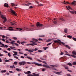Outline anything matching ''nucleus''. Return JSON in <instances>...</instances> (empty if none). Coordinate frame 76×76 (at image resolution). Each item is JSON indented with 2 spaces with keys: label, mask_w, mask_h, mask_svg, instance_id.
I'll use <instances>...</instances> for the list:
<instances>
[{
  "label": "nucleus",
  "mask_w": 76,
  "mask_h": 76,
  "mask_svg": "<svg viewBox=\"0 0 76 76\" xmlns=\"http://www.w3.org/2000/svg\"><path fill=\"white\" fill-rule=\"evenodd\" d=\"M31 64H34L35 65H37V66H43L44 67H46L47 69H50V67L49 66L47 65L44 64L43 65L42 64H38L37 62H34V63H31Z\"/></svg>",
  "instance_id": "1"
},
{
  "label": "nucleus",
  "mask_w": 76,
  "mask_h": 76,
  "mask_svg": "<svg viewBox=\"0 0 76 76\" xmlns=\"http://www.w3.org/2000/svg\"><path fill=\"white\" fill-rule=\"evenodd\" d=\"M22 30H24V31H34V29L33 28H26L25 27H24L23 28Z\"/></svg>",
  "instance_id": "2"
},
{
  "label": "nucleus",
  "mask_w": 76,
  "mask_h": 76,
  "mask_svg": "<svg viewBox=\"0 0 76 76\" xmlns=\"http://www.w3.org/2000/svg\"><path fill=\"white\" fill-rule=\"evenodd\" d=\"M75 3H76V1H74L71 4L69 3V2L67 1L66 2V4H67H67H70V5L72 4L74 5H76V4Z\"/></svg>",
  "instance_id": "3"
},
{
  "label": "nucleus",
  "mask_w": 76,
  "mask_h": 76,
  "mask_svg": "<svg viewBox=\"0 0 76 76\" xmlns=\"http://www.w3.org/2000/svg\"><path fill=\"white\" fill-rule=\"evenodd\" d=\"M26 64V62L25 61H23L22 62H20L19 63V65H25V64Z\"/></svg>",
  "instance_id": "4"
},
{
  "label": "nucleus",
  "mask_w": 76,
  "mask_h": 76,
  "mask_svg": "<svg viewBox=\"0 0 76 76\" xmlns=\"http://www.w3.org/2000/svg\"><path fill=\"white\" fill-rule=\"evenodd\" d=\"M42 24L40 23L39 22H37L36 23V26L37 27H38V26H39V27H42Z\"/></svg>",
  "instance_id": "5"
},
{
  "label": "nucleus",
  "mask_w": 76,
  "mask_h": 76,
  "mask_svg": "<svg viewBox=\"0 0 76 76\" xmlns=\"http://www.w3.org/2000/svg\"><path fill=\"white\" fill-rule=\"evenodd\" d=\"M32 39L33 41H35L34 42L33 41H30V42H34V43H35L38 41L37 39L34 38H33Z\"/></svg>",
  "instance_id": "6"
},
{
  "label": "nucleus",
  "mask_w": 76,
  "mask_h": 76,
  "mask_svg": "<svg viewBox=\"0 0 76 76\" xmlns=\"http://www.w3.org/2000/svg\"><path fill=\"white\" fill-rule=\"evenodd\" d=\"M1 18L3 19H4V20L3 21V23H5L6 21L7 20V19H6V18L5 17H3V16H1Z\"/></svg>",
  "instance_id": "7"
},
{
  "label": "nucleus",
  "mask_w": 76,
  "mask_h": 76,
  "mask_svg": "<svg viewBox=\"0 0 76 76\" xmlns=\"http://www.w3.org/2000/svg\"><path fill=\"white\" fill-rule=\"evenodd\" d=\"M10 10L11 12V13H12L13 15H15V16H16V14L15 13V11H14L12 10L11 9H10Z\"/></svg>",
  "instance_id": "8"
},
{
  "label": "nucleus",
  "mask_w": 76,
  "mask_h": 76,
  "mask_svg": "<svg viewBox=\"0 0 76 76\" xmlns=\"http://www.w3.org/2000/svg\"><path fill=\"white\" fill-rule=\"evenodd\" d=\"M63 67H64L65 69H69V67H67L66 65H63Z\"/></svg>",
  "instance_id": "9"
},
{
  "label": "nucleus",
  "mask_w": 76,
  "mask_h": 76,
  "mask_svg": "<svg viewBox=\"0 0 76 76\" xmlns=\"http://www.w3.org/2000/svg\"><path fill=\"white\" fill-rule=\"evenodd\" d=\"M11 5L12 6H17L18 5L16 4H15L13 3H12L11 4Z\"/></svg>",
  "instance_id": "10"
},
{
  "label": "nucleus",
  "mask_w": 76,
  "mask_h": 76,
  "mask_svg": "<svg viewBox=\"0 0 76 76\" xmlns=\"http://www.w3.org/2000/svg\"><path fill=\"white\" fill-rule=\"evenodd\" d=\"M16 29H17V31H22V29L20 28H16Z\"/></svg>",
  "instance_id": "11"
},
{
  "label": "nucleus",
  "mask_w": 76,
  "mask_h": 76,
  "mask_svg": "<svg viewBox=\"0 0 76 76\" xmlns=\"http://www.w3.org/2000/svg\"><path fill=\"white\" fill-rule=\"evenodd\" d=\"M4 7H9V4H8L5 3L4 5Z\"/></svg>",
  "instance_id": "12"
},
{
  "label": "nucleus",
  "mask_w": 76,
  "mask_h": 76,
  "mask_svg": "<svg viewBox=\"0 0 76 76\" xmlns=\"http://www.w3.org/2000/svg\"><path fill=\"white\" fill-rule=\"evenodd\" d=\"M62 73V72L60 71V72H56V74H57V75H61L60 73Z\"/></svg>",
  "instance_id": "13"
},
{
  "label": "nucleus",
  "mask_w": 76,
  "mask_h": 76,
  "mask_svg": "<svg viewBox=\"0 0 76 76\" xmlns=\"http://www.w3.org/2000/svg\"><path fill=\"white\" fill-rule=\"evenodd\" d=\"M50 66L51 67H57V65H50Z\"/></svg>",
  "instance_id": "14"
},
{
  "label": "nucleus",
  "mask_w": 76,
  "mask_h": 76,
  "mask_svg": "<svg viewBox=\"0 0 76 76\" xmlns=\"http://www.w3.org/2000/svg\"><path fill=\"white\" fill-rule=\"evenodd\" d=\"M31 3H28L27 4H25L24 6H29V5H31Z\"/></svg>",
  "instance_id": "15"
},
{
  "label": "nucleus",
  "mask_w": 76,
  "mask_h": 76,
  "mask_svg": "<svg viewBox=\"0 0 76 76\" xmlns=\"http://www.w3.org/2000/svg\"><path fill=\"white\" fill-rule=\"evenodd\" d=\"M65 46L67 48H68L69 49H70V47L68 45H65Z\"/></svg>",
  "instance_id": "16"
},
{
  "label": "nucleus",
  "mask_w": 76,
  "mask_h": 76,
  "mask_svg": "<svg viewBox=\"0 0 76 76\" xmlns=\"http://www.w3.org/2000/svg\"><path fill=\"white\" fill-rule=\"evenodd\" d=\"M59 42H61V44H62L63 45H64L65 46V45H65V43H64L62 42H61V40H59Z\"/></svg>",
  "instance_id": "17"
},
{
  "label": "nucleus",
  "mask_w": 76,
  "mask_h": 76,
  "mask_svg": "<svg viewBox=\"0 0 76 76\" xmlns=\"http://www.w3.org/2000/svg\"><path fill=\"white\" fill-rule=\"evenodd\" d=\"M72 54L73 55H75L76 56V52L75 51H72Z\"/></svg>",
  "instance_id": "18"
},
{
  "label": "nucleus",
  "mask_w": 76,
  "mask_h": 76,
  "mask_svg": "<svg viewBox=\"0 0 76 76\" xmlns=\"http://www.w3.org/2000/svg\"><path fill=\"white\" fill-rule=\"evenodd\" d=\"M67 37L68 38H69L70 39H71L72 38V36L70 35H68L67 36Z\"/></svg>",
  "instance_id": "19"
},
{
  "label": "nucleus",
  "mask_w": 76,
  "mask_h": 76,
  "mask_svg": "<svg viewBox=\"0 0 76 76\" xmlns=\"http://www.w3.org/2000/svg\"><path fill=\"white\" fill-rule=\"evenodd\" d=\"M29 45H31L32 46H34V44H31V43H30L29 44H28L27 45V46H28Z\"/></svg>",
  "instance_id": "20"
},
{
  "label": "nucleus",
  "mask_w": 76,
  "mask_h": 76,
  "mask_svg": "<svg viewBox=\"0 0 76 76\" xmlns=\"http://www.w3.org/2000/svg\"><path fill=\"white\" fill-rule=\"evenodd\" d=\"M45 37V35H41V36H39V38H41V37H42V38H44V37Z\"/></svg>",
  "instance_id": "21"
},
{
  "label": "nucleus",
  "mask_w": 76,
  "mask_h": 76,
  "mask_svg": "<svg viewBox=\"0 0 76 76\" xmlns=\"http://www.w3.org/2000/svg\"><path fill=\"white\" fill-rule=\"evenodd\" d=\"M27 58H28V59L31 60H32V59L31 57H29L28 56H27Z\"/></svg>",
  "instance_id": "22"
},
{
  "label": "nucleus",
  "mask_w": 76,
  "mask_h": 76,
  "mask_svg": "<svg viewBox=\"0 0 76 76\" xmlns=\"http://www.w3.org/2000/svg\"><path fill=\"white\" fill-rule=\"evenodd\" d=\"M68 65H69L70 66H72V63H69L67 64Z\"/></svg>",
  "instance_id": "23"
},
{
  "label": "nucleus",
  "mask_w": 76,
  "mask_h": 76,
  "mask_svg": "<svg viewBox=\"0 0 76 76\" xmlns=\"http://www.w3.org/2000/svg\"><path fill=\"white\" fill-rule=\"evenodd\" d=\"M72 57H73L74 58H76V56L75 55H71Z\"/></svg>",
  "instance_id": "24"
},
{
  "label": "nucleus",
  "mask_w": 76,
  "mask_h": 76,
  "mask_svg": "<svg viewBox=\"0 0 76 76\" xmlns=\"http://www.w3.org/2000/svg\"><path fill=\"white\" fill-rule=\"evenodd\" d=\"M5 60V62H10V60Z\"/></svg>",
  "instance_id": "25"
},
{
  "label": "nucleus",
  "mask_w": 76,
  "mask_h": 76,
  "mask_svg": "<svg viewBox=\"0 0 76 76\" xmlns=\"http://www.w3.org/2000/svg\"><path fill=\"white\" fill-rule=\"evenodd\" d=\"M67 29H65L64 32L65 33H67Z\"/></svg>",
  "instance_id": "26"
},
{
  "label": "nucleus",
  "mask_w": 76,
  "mask_h": 76,
  "mask_svg": "<svg viewBox=\"0 0 76 76\" xmlns=\"http://www.w3.org/2000/svg\"><path fill=\"white\" fill-rule=\"evenodd\" d=\"M8 31H13V29H11L10 28H8Z\"/></svg>",
  "instance_id": "27"
},
{
  "label": "nucleus",
  "mask_w": 76,
  "mask_h": 76,
  "mask_svg": "<svg viewBox=\"0 0 76 76\" xmlns=\"http://www.w3.org/2000/svg\"><path fill=\"white\" fill-rule=\"evenodd\" d=\"M52 40V39H48V40H47V42H50V41H51Z\"/></svg>",
  "instance_id": "28"
},
{
  "label": "nucleus",
  "mask_w": 76,
  "mask_h": 76,
  "mask_svg": "<svg viewBox=\"0 0 76 76\" xmlns=\"http://www.w3.org/2000/svg\"><path fill=\"white\" fill-rule=\"evenodd\" d=\"M31 44H33L34 45H37V44L35 43H34V42H32Z\"/></svg>",
  "instance_id": "29"
},
{
  "label": "nucleus",
  "mask_w": 76,
  "mask_h": 76,
  "mask_svg": "<svg viewBox=\"0 0 76 76\" xmlns=\"http://www.w3.org/2000/svg\"><path fill=\"white\" fill-rule=\"evenodd\" d=\"M25 43H26V42H25V41H23L21 42V44H22V45H23V44Z\"/></svg>",
  "instance_id": "30"
},
{
  "label": "nucleus",
  "mask_w": 76,
  "mask_h": 76,
  "mask_svg": "<svg viewBox=\"0 0 76 76\" xmlns=\"http://www.w3.org/2000/svg\"><path fill=\"white\" fill-rule=\"evenodd\" d=\"M59 19L61 20H62V21H64V19H63V18H60Z\"/></svg>",
  "instance_id": "31"
},
{
  "label": "nucleus",
  "mask_w": 76,
  "mask_h": 76,
  "mask_svg": "<svg viewBox=\"0 0 76 76\" xmlns=\"http://www.w3.org/2000/svg\"><path fill=\"white\" fill-rule=\"evenodd\" d=\"M0 15H1V16H3V17L4 16H3V15H2L1 14V11H0Z\"/></svg>",
  "instance_id": "32"
},
{
  "label": "nucleus",
  "mask_w": 76,
  "mask_h": 76,
  "mask_svg": "<svg viewBox=\"0 0 76 76\" xmlns=\"http://www.w3.org/2000/svg\"><path fill=\"white\" fill-rule=\"evenodd\" d=\"M53 22L54 24H56V23H57V21L54 20Z\"/></svg>",
  "instance_id": "33"
},
{
  "label": "nucleus",
  "mask_w": 76,
  "mask_h": 76,
  "mask_svg": "<svg viewBox=\"0 0 76 76\" xmlns=\"http://www.w3.org/2000/svg\"><path fill=\"white\" fill-rule=\"evenodd\" d=\"M70 12L72 13V14H74L75 13V12L73 11H70Z\"/></svg>",
  "instance_id": "34"
},
{
  "label": "nucleus",
  "mask_w": 76,
  "mask_h": 76,
  "mask_svg": "<svg viewBox=\"0 0 76 76\" xmlns=\"http://www.w3.org/2000/svg\"><path fill=\"white\" fill-rule=\"evenodd\" d=\"M16 70L17 72H19L20 71V69L18 68H16Z\"/></svg>",
  "instance_id": "35"
},
{
  "label": "nucleus",
  "mask_w": 76,
  "mask_h": 76,
  "mask_svg": "<svg viewBox=\"0 0 76 76\" xmlns=\"http://www.w3.org/2000/svg\"><path fill=\"white\" fill-rule=\"evenodd\" d=\"M8 55L9 57H11V55H10V53H9L8 54Z\"/></svg>",
  "instance_id": "36"
},
{
  "label": "nucleus",
  "mask_w": 76,
  "mask_h": 76,
  "mask_svg": "<svg viewBox=\"0 0 76 76\" xmlns=\"http://www.w3.org/2000/svg\"><path fill=\"white\" fill-rule=\"evenodd\" d=\"M51 44H52V42L50 43H48V44H47V46H48V45H51Z\"/></svg>",
  "instance_id": "37"
},
{
  "label": "nucleus",
  "mask_w": 76,
  "mask_h": 76,
  "mask_svg": "<svg viewBox=\"0 0 76 76\" xmlns=\"http://www.w3.org/2000/svg\"><path fill=\"white\" fill-rule=\"evenodd\" d=\"M43 4H38V5L37 6H43Z\"/></svg>",
  "instance_id": "38"
},
{
  "label": "nucleus",
  "mask_w": 76,
  "mask_h": 76,
  "mask_svg": "<svg viewBox=\"0 0 76 76\" xmlns=\"http://www.w3.org/2000/svg\"><path fill=\"white\" fill-rule=\"evenodd\" d=\"M14 58H16V59H17L18 60H19V58H18V57L16 56H14Z\"/></svg>",
  "instance_id": "39"
},
{
  "label": "nucleus",
  "mask_w": 76,
  "mask_h": 76,
  "mask_svg": "<svg viewBox=\"0 0 76 76\" xmlns=\"http://www.w3.org/2000/svg\"><path fill=\"white\" fill-rule=\"evenodd\" d=\"M38 52L39 53H42V51L41 50H38Z\"/></svg>",
  "instance_id": "40"
},
{
  "label": "nucleus",
  "mask_w": 76,
  "mask_h": 76,
  "mask_svg": "<svg viewBox=\"0 0 76 76\" xmlns=\"http://www.w3.org/2000/svg\"><path fill=\"white\" fill-rule=\"evenodd\" d=\"M27 73H28V74H30L31 73V71H28L27 72Z\"/></svg>",
  "instance_id": "41"
},
{
  "label": "nucleus",
  "mask_w": 76,
  "mask_h": 76,
  "mask_svg": "<svg viewBox=\"0 0 76 76\" xmlns=\"http://www.w3.org/2000/svg\"><path fill=\"white\" fill-rule=\"evenodd\" d=\"M57 42H58V43H59V45H61V42H59L58 41H57Z\"/></svg>",
  "instance_id": "42"
},
{
  "label": "nucleus",
  "mask_w": 76,
  "mask_h": 76,
  "mask_svg": "<svg viewBox=\"0 0 76 76\" xmlns=\"http://www.w3.org/2000/svg\"><path fill=\"white\" fill-rule=\"evenodd\" d=\"M38 40L39 41H43V39H41V38H39L38 39Z\"/></svg>",
  "instance_id": "43"
},
{
  "label": "nucleus",
  "mask_w": 76,
  "mask_h": 76,
  "mask_svg": "<svg viewBox=\"0 0 76 76\" xmlns=\"http://www.w3.org/2000/svg\"><path fill=\"white\" fill-rule=\"evenodd\" d=\"M33 51H34V50H29L28 51V52H33Z\"/></svg>",
  "instance_id": "44"
},
{
  "label": "nucleus",
  "mask_w": 76,
  "mask_h": 76,
  "mask_svg": "<svg viewBox=\"0 0 76 76\" xmlns=\"http://www.w3.org/2000/svg\"><path fill=\"white\" fill-rule=\"evenodd\" d=\"M7 48V47H8V46H7V45H4V48Z\"/></svg>",
  "instance_id": "45"
},
{
  "label": "nucleus",
  "mask_w": 76,
  "mask_h": 76,
  "mask_svg": "<svg viewBox=\"0 0 76 76\" xmlns=\"http://www.w3.org/2000/svg\"><path fill=\"white\" fill-rule=\"evenodd\" d=\"M52 70H56V68H54V67L52 68Z\"/></svg>",
  "instance_id": "46"
},
{
  "label": "nucleus",
  "mask_w": 76,
  "mask_h": 76,
  "mask_svg": "<svg viewBox=\"0 0 76 76\" xmlns=\"http://www.w3.org/2000/svg\"><path fill=\"white\" fill-rule=\"evenodd\" d=\"M74 40V41H76V38H75L73 37L72 38Z\"/></svg>",
  "instance_id": "47"
},
{
  "label": "nucleus",
  "mask_w": 76,
  "mask_h": 76,
  "mask_svg": "<svg viewBox=\"0 0 76 76\" xmlns=\"http://www.w3.org/2000/svg\"><path fill=\"white\" fill-rule=\"evenodd\" d=\"M33 75H32V74H31V76H35V73H33Z\"/></svg>",
  "instance_id": "48"
},
{
  "label": "nucleus",
  "mask_w": 76,
  "mask_h": 76,
  "mask_svg": "<svg viewBox=\"0 0 76 76\" xmlns=\"http://www.w3.org/2000/svg\"><path fill=\"white\" fill-rule=\"evenodd\" d=\"M14 63L15 64V65H17V64H18V62H17L16 61H15L14 62Z\"/></svg>",
  "instance_id": "49"
},
{
  "label": "nucleus",
  "mask_w": 76,
  "mask_h": 76,
  "mask_svg": "<svg viewBox=\"0 0 76 76\" xmlns=\"http://www.w3.org/2000/svg\"><path fill=\"white\" fill-rule=\"evenodd\" d=\"M42 62L43 63H44V64H47V63H46V62H45V61H43Z\"/></svg>",
  "instance_id": "50"
},
{
  "label": "nucleus",
  "mask_w": 76,
  "mask_h": 76,
  "mask_svg": "<svg viewBox=\"0 0 76 76\" xmlns=\"http://www.w3.org/2000/svg\"><path fill=\"white\" fill-rule=\"evenodd\" d=\"M16 55V56H17V55H18V52H15L14 53Z\"/></svg>",
  "instance_id": "51"
},
{
  "label": "nucleus",
  "mask_w": 76,
  "mask_h": 76,
  "mask_svg": "<svg viewBox=\"0 0 76 76\" xmlns=\"http://www.w3.org/2000/svg\"><path fill=\"white\" fill-rule=\"evenodd\" d=\"M46 70V69L45 68H43L42 69V71H45Z\"/></svg>",
  "instance_id": "52"
},
{
  "label": "nucleus",
  "mask_w": 76,
  "mask_h": 76,
  "mask_svg": "<svg viewBox=\"0 0 76 76\" xmlns=\"http://www.w3.org/2000/svg\"><path fill=\"white\" fill-rule=\"evenodd\" d=\"M14 44L15 45H16V46H19V45L18 44L15 43H14Z\"/></svg>",
  "instance_id": "53"
},
{
  "label": "nucleus",
  "mask_w": 76,
  "mask_h": 76,
  "mask_svg": "<svg viewBox=\"0 0 76 76\" xmlns=\"http://www.w3.org/2000/svg\"><path fill=\"white\" fill-rule=\"evenodd\" d=\"M35 3H36L37 4H39V2H38V1H35Z\"/></svg>",
  "instance_id": "54"
},
{
  "label": "nucleus",
  "mask_w": 76,
  "mask_h": 76,
  "mask_svg": "<svg viewBox=\"0 0 76 76\" xmlns=\"http://www.w3.org/2000/svg\"><path fill=\"white\" fill-rule=\"evenodd\" d=\"M67 70L69 72H72V71H71V70L69 69V70Z\"/></svg>",
  "instance_id": "55"
},
{
  "label": "nucleus",
  "mask_w": 76,
  "mask_h": 76,
  "mask_svg": "<svg viewBox=\"0 0 76 76\" xmlns=\"http://www.w3.org/2000/svg\"><path fill=\"white\" fill-rule=\"evenodd\" d=\"M10 44H12V45H13L14 44V43H13V42H10Z\"/></svg>",
  "instance_id": "56"
},
{
  "label": "nucleus",
  "mask_w": 76,
  "mask_h": 76,
  "mask_svg": "<svg viewBox=\"0 0 76 76\" xmlns=\"http://www.w3.org/2000/svg\"><path fill=\"white\" fill-rule=\"evenodd\" d=\"M40 59L42 60H44V59H43V58H40Z\"/></svg>",
  "instance_id": "57"
},
{
  "label": "nucleus",
  "mask_w": 76,
  "mask_h": 76,
  "mask_svg": "<svg viewBox=\"0 0 76 76\" xmlns=\"http://www.w3.org/2000/svg\"><path fill=\"white\" fill-rule=\"evenodd\" d=\"M4 53H7V54L8 53V52L7 51H6V50H4Z\"/></svg>",
  "instance_id": "58"
},
{
  "label": "nucleus",
  "mask_w": 76,
  "mask_h": 76,
  "mask_svg": "<svg viewBox=\"0 0 76 76\" xmlns=\"http://www.w3.org/2000/svg\"><path fill=\"white\" fill-rule=\"evenodd\" d=\"M37 61H39V62H42V61H41L39 59H37Z\"/></svg>",
  "instance_id": "59"
},
{
  "label": "nucleus",
  "mask_w": 76,
  "mask_h": 76,
  "mask_svg": "<svg viewBox=\"0 0 76 76\" xmlns=\"http://www.w3.org/2000/svg\"><path fill=\"white\" fill-rule=\"evenodd\" d=\"M13 38L15 40H16V39H17V38L16 37H14Z\"/></svg>",
  "instance_id": "60"
},
{
  "label": "nucleus",
  "mask_w": 76,
  "mask_h": 76,
  "mask_svg": "<svg viewBox=\"0 0 76 76\" xmlns=\"http://www.w3.org/2000/svg\"><path fill=\"white\" fill-rule=\"evenodd\" d=\"M6 43H9V41H8V40L6 39Z\"/></svg>",
  "instance_id": "61"
},
{
  "label": "nucleus",
  "mask_w": 76,
  "mask_h": 76,
  "mask_svg": "<svg viewBox=\"0 0 76 76\" xmlns=\"http://www.w3.org/2000/svg\"><path fill=\"white\" fill-rule=\"evenodd\" d=\"M5 37H5V36L4 35H3V36H2V38H5Z\"/></svg>",
  "instance_id": "62"
},
{
  "label": "nucleus",
  "mask_w": 76,
  "mask_h": 76,
  "mask_svg": "<svg viewBox=\"0 0 76 76\" xmlns=\"http://www.w3.org/2000/svg\"><path fill=\"white\" fill-rule=\"evenodd\" d=\"M66 75L67 76H71V75H70V74H67Z\"/></svg>",
  "instance_id": "63"
},
{
  "label": "nucleus",
  "mask_w": 76,
  "mask_h": 76,
  "mask_svg": "<svg viewBox=\"0 0 76 76\" xmlns=\"http://www.w3.org/2000/svg\"><path fill=\"white\" fill-rule=\"evenodd\" d=\"M35 76H39V74H35Z\"/></svg>",
  "instance_id": "64"
}]
</instances>
